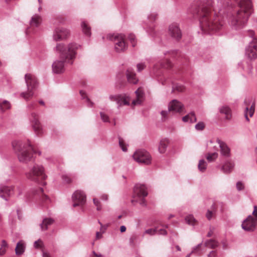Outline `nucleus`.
Wrapping results in <instances>:
<instances>
[{
    "label": "nucleus",
    "mask_w": 257,
    "mask_h": 257,
    "mask_svg": "<svg viewBox=\"0 0 257 257\" xmlns=\"http://www.w3.org/2000/svg\"><path fill=\"white\" fill-rule=\"evenodd\" d=\"M214 0H196L192 11L198 18L201 30L204 33H213L221 30L223 23L220 19L212 15Z\"/></svg>",
    "instance_id": "1"
},
{
    "label": "nucleus",
    "mask_w": 257,
    "mask_h": 257,
    "mask_svg": "<svg viewBox=\"0 0 257 257\" xmlns=\"http://www.w3.org/2000/svg\"><path fill=\"white\" fill-rule=\"evenodd\" d=\"M78 46L75 43H71L66 46L63 44H58L56 50L59 53L61 60H56L52 64L53 72L56 74L64 71L65 63L73 64V60L75 58L76 50Z\"/></svg>",
    "instance_id": "2"
},
{
    "label": "nucleus",
    "mask_w": 257,
    "mask_h": 257,
    "mask_svg": "<svg viewBox=\"0 0 257 257\" xmlns=\"http://www.w3.org/2000/svg\"><path fill=\"white\" fill-rule=\"evenodd\" d=\"M12 146L19 161L22 163H27L31 161L33 153H37L29 142L25 145L22 141H15L13 142Z\"/></svg>",
    "instance_id": "3"
},
{
    "label": "nucleus",
    "mask_w": 257,
    "mask_h": 257,
    "mask_svg": "<svg viewBox=\"0 0 257 257\" xmlns=\"http://www.w3.org/2000/svg\"><path fill=\"white\" fill-rule=\"evenodd\" d=\"M26 175L28 179L32 181L43 185L46 184L44 180L46 176L44 173V168L41 165H34L30 172L26 174Z\"/></svg>",
    "instance_id": "4"
},
{
    "label": "nucleus",
    "mask_w": 257,
    "mask_h": 257,
    "mask_svg": "<svg viewBox=\"0 0 257 257\" xmlns=\"http://www.w3.org/2000/svg\"><path fill=\"white\" fill-rule=\"evenodd\" d=\"M25 79L28 91L26 92L21 93V96L28 100L33 96V90L37 87L38 82L35 76L31 74H26L25 76Z\"/></svg>",
    "instance_id": "5"
},
{
    "label": "nucleus",
    "mask_w": 257,
    "mask_h": 257,
    "mask_svg": "<svg viewBox=\"0 0 257 257\" xmlns=\"http://www.w3.org/2000/svg\"><path fill=\"white\" fill-rule=\"evenodd\" d=\"M108 38L113 41L114 49L117 52H123L127 48V45L124 41V36L122 34L110 35Z\"/></svg>",
    "instance_id": "6"
},
{
    "label": "nucleus",
    "mask_w": 257,
    "mask_h": 257,
    "mask_svg": "<svg viewBox=\"0 0 257 257\" xmlns=\"http://www.w3.org/2000/svg\"><path fill=\"white\" fill-rule=\"evenodd\" d=\"M134 159L139 163L149 165L151 163L152 157L150 154L144 150H138L134 154Z\"/></svg>",
    "instance_id": "7"
},
{
    "label": "nucleus",
    "mask_w": 257,
    "mask_h": 257,
    "mask_svg": "<svg viewBox=\"0 0 257 257\" xmlns=\"http://www.w3.org/2000/svg\"><path fill=\"white\" fill-rule=\"evenodd\" d=\"M72 199L73 202L74 207L78 206H83L86 202V195L84 192L81 190L76 191L72 196Z\"/></svg>",
    "instance_id": "8"
},
{
    "label": "nucleus",
    "mask_w": 257,
    "mask_h": 257,
    "mask_svg": "<svg viewBox=\"0 0 257 257\" xmlns=\"http://www.w3.org/2000/svg\"><path fill=\"white\" fill-rule=\"evenodd\" d=\"M172 66V63L168 59V58H166L158 64L155 65L152 70V72L156 76H159L162 73V68H171Z\"/></svg>",
    "instance_id": "9"
},
{
    "label": "nucleus",
    "mask_w": 257,
    "mask_h": 257,
    "mask_svg": "<svg viewBox=\"0 0 257 257\" xmlns=\"http://www.w3.org/2000/svg\"><path fill=\"white\" fill-rule=\"evenodd\" d=\"M30 120L35 133L37 135L42 134L43 132V128L38 119V115L34 112L32 113L30 117Z\"/></svg>",
    "instance_id": "10"
},
{
    "label": "nucleus",
    "mask_w": 257,
    "mask_h": 257,
    "mask_svg": "<svg viewBox=\"0 0 257 257\" xmlns=\"http://www.w3.org/2000/svg\"><path fill=\"white\" fill-rule=\"evenodd\" d=\"M245 55L250 60L257 58V40L254 39L249 43L245 49Z\"/></svg>",
    "instance_id": "11"
},
{
    "label": "nucleus",
    "mask_w": 257,
    "mask_h": 257,
    "mask_svg": "<svg viewBox=\"0 0 257 257\" xmlns=\"http://www.w3.org/2000/svg\"><path fill=\"white\" fill-rule=\"evenodd\" d=\"M148 195V193L146 190V186L143 184H136L134 188V199L132 200V202L134 201H138L137 199H135L136 197L141 198V197H145Z\"/></svg>",
    "instance_id": "12"
},
{
    "label": "nucleus",
    "mask_w": 257,
    "mask_h": 257,
    "mask_svg": "<svg viewBox=\"0 0 257 257\" xmlns=\"http://www.w3.org/2000/svg\"><path fill=\"white\" fill-rule=\"evenodd\" d=\"M109 99L112 101H115L117 104V107L122 105H129L130 102L128 98L123 94L110 95L109 96Z\"/></svg>",
    "instance_id": "13"
},
{
    "label": "nucleus",
    "mask_w": 257,
    "mask_h": 257,
    "mask_svg": "<svg viewBox=\"0 0 257 257\" xmlns=\"http://www.w3.org/2000/svg\"><path fill=\"white\" fill-rule=\"evenodd\" d=\"M70 35L68 30L61 27L57 28L54 32L53 39L58 41L66 39Z\"/></svg>",
    "instance_id": "14"
},
{
    "label": "nucleus",
    "mask_w": 257,
    "mask_h": 257,
    "mask_svg": "<svg viewBox=\"0 0 257 257\" xmlns=\"http://www.w3.org/2000/svg\"><path fill=\"white\" fill-rule=\"evenodd\" d=\"M242 229L245 231H253L256 226V221L253 217L251 215L243 221L241 224Z\"/></svg>",
    "instance_id": "15"
},
{
    "label": "nucleus",
    "mask_w": 257,
    "mask_h": 257,
    "mask_svg": "<svg viewBox=\"0 0 257 257\" xmlns=\"http://www.w3.org/2000/svg\"><path fill=\"white\" fill-rule=\"evenodd\" d=\"M169 33L173 38L177 40H179L182 37L181 30L177 23H173L169 26Z\"/></svg>",
    "instance_id": "16"
},
{
    "label": "nucleus",
    "mask_w": 257,
    "mask_h": 257,
    "mask_svg": "<svg viewBox=\"0 0 257 257\" xmlns=\"http://www.w3.org/2000/svg\"><path fill=\"white\" fill-rule=\"evenodd\" d=\"M169 110L176 112H182L184 109V105L177 99H173L168 104Z\"/></svg>",
    "instance_id": "17"
},
{
    "label": "nucleus",
    "mask_w": 257,
    "mask_h": 257,
    "mask_svg": "<svg viewBox=\"0 0 257 257\" xmlns=\"http://www.w3.org/2000/svg\"><path fill=\"white\" fill-rule=\"evenodd\" d=\"M42 22V19L40 16L37 14L34 15L31 19L30 22V27L27 28L26 31V33L27 34L29 33H31L32 31L31 29L33 27H38L41 24Z\"/></svg>",
    "instance_id": "18"
},
{
    "label": "nucleus",
    "mask_w": 257,
    "mask_h": 257,
    "mask_svg": "<svg viewBox=\"0 0 257 257\" xmlns=\"http://www.w3.org/2000/svg\"><path fill=\"white\" fill-rule=\"evenodd\" d=\"M33 193L34 195L37 196L42 203H44L42 205L45 206L48 204L50 201L49 198L43 193V189L39 188L36 190H34Z\"/></svg>",
    "instance_id": "19"
},
{
    "label": "nucleus",
    "mask_w": 257,
    "mask_h": 257,
    "mask_svg": "<svg viewBox=\"0 0 257 257\" xmlns=\"http://www.w3.org/2000/svg\"><path fill=\"white\" fill-rule=\"evenodd\" d=\"M216 142L220 147L221 156L225 158L229 157L230 155V151L227 145L218 139L216 140Z\"/></svg>",
    "instance_id": "20"
},
{
    "label": "nucleus",
    "mask_w": 257,
    "mask_h": 257,
    "mask_svg": "<svg viewBox=\"0 0 257 257\" xmlns=\"http://www.w3.org/2000/svg\"><path fill=\"white\" fill-rule=\"evenodd\" d=\"M13 194V188L6 186L1 185L0 186V196L7 200L6 195L11 196Z\"/></svg>",
    "instance_id": "21"
},
{
    "label": "nucleus",
    "mask_w": 257,
    "mask_h": 257,
    "mask_svg": "<svg viewBox=\"0 0 257 257\" xmlns=\"http://www.w3.org/2000/svg\"><path fill=\"white\" fill-rule=\"evenodd\" d=\"M157 14L156 13H151L150 15L148 17V20L149 21V22L150 23V24L147 23L146 26H144V29H146L147 30V32L148 33H150L149 31H153V25L152 23L155 22V21L157 18Z\"/></svg>",
    "instance_id": "22"
},
{
    "label": "nucleus",
    "mask_w": 257,
    "mask_h": 257,
    "mask_svg": "<svg viewBox=\"0 0 257 257\" xmlns=\"http://www.w3.org/2000/svg\"><path fill=\"white\" fill-rule=\"evenodd\" d=\"M126 75L127 80L130 83L135 84L138 82V79H137L136 73L133 69L128 68L126 72Z\"/></svg>",
    "instance_id": "23"
},
{
    "label": "nucleus",
    "mask_w": 257,
    "mask_h": 257,
    "mask_svg": "<svg viewBox=\"0 0 257 257\" xmlns=\"http://www.w3.org/2000/svg\"><path fill=\"white\" fill-rule=\"evenodd\" d=\"M234 164L231 161H227L221 168V171L225 174L230 173L234 168Z\"/></svg>",
    "instance_id": "24"
},
{
    "label": "nucleus",
    "mask_w": 257,
    "mask_h": 257,
    "mask_svg": "<svg viewBox=\"0 0 257 257\" xmlns=\"http://www.w3.org/2000/svg\"><path fill=\"white\" fill-rule=\"evenodd\" d=\"M26 248V244L25 242L21 240L19 241L17 243L15 248L16 254L18 255H20L22 254L25 250Z\"/></svg>",
    "instance_id": "25"
},
{
    "label": "nucleus",
    "mask_w": 257,
    "mask_h": 257,
    "mask_svg": "<svg viewBox=\"0 0 257 257\" xmlns=\"http://www.w3.org/2000/svg\"><path fill=\"white\" fill-rule=\"evenodd\" d=\"M54 222V220L51 218H45L43 220L42 222L40 224V227L42 230H46L48 229L49 226L52 225Z\"/></svg>",
    "instance_id": "26"
},
{
    "label": "nucleus",
    "mask_w": 257,
    "mask_h": 257,
    "mask_svg": "<svg viewBox=\"0 0 257 257\" xmlns=\"http://www.w3.org/2000/svg\"><path fill=\"white\" fill-rule=\"evenodd\" d=\"M135 93L136 94L137 98L133 100L132 104L133 105H140L143 101V93L139 89H138L135 91Z\"/></svg>",
    "instance_id": "27"
},
{
    "label": "nucleus",
    "mask_w": 257,
    "mask_h": 257,
    "mask_svg": "<svg viewBox=\"0 0 257 257\" xmlns=\"http://www.w3.org/2000/svg\"><path fill=\"white\" fill-rule=\"evenodd\" d=\"M244 102L247 105V106L245 107L244 111V116L246 120L248 121L249 118L248 117V115H249L250 117H251L253 115L254 112V104H252L249 109L248 106V104L247 102V100L246 99L244 100Z\"/></svg>",
    "instance_id": "28"
},
{
    "label": "nucleus",
    "mask_w": 257,
    "mask_h": 257,
    "mask_svg": "<svg viewBox=\"0 0 257 257\" xmlns=\"http://www.w3.org/2000/svg\"><path fill=\"white\" fill-rule=\"evenodd\" d=\"M183 121L185 122H189L191 123L196 122L197 118L194 112H191L182 117Z\"/></svg>",
    "instance_id": "29"
},
{
    "label": "nucleus",
    "mask_w": 257,
    "mask_h": 257,
    "mask_svg": "<svg viewBox=\"0 0 257 257\" xmlns=\"http://www.w3.org/2000/svg\"><path fill=\"white\" fill-rule=\"evenodd\" d=\"M220 113L225 115V118L229 119L231 117V110L230 108L226 105L222 106L219 108Z\"/></svg>",
    "instance_id": "30"
},
{
    "label": "nucleus",
    "mask_w": 257,
    "mask_h": 257,
    "mask_svg": "<svg viewBox=\"0 0 257 257\" xmlns=\"http://www.w3.org/2000/svg\"><path fill=\"white\" fill-rule=\"evenodd\" d=\"M217 210V207L215 204L214 203L212 204L210 209H208L206 213V217L209 220H211L214 215L215 214Z\"/></svg>",
    "instance_id": "31"
},
{
    "label": "nucleus",
    "mask_w": 257,
    "mask_h": 257,
    "mask_svg": "<svg viewBox=\"0 0 257 257\" xmlns=\"http://www.w3.org/2000/svg\"><path fill=\"white\" fill-rule=\"evenodd\" d=\"M168 143L169 142L167 139L161 140L158 147V150L160 153L163 154L166 152Z\"/></svg>",
    "instance_id": "32"
},
{
    "label": "nucleus",
    "mask_w": 257,
    "mask_h": 257,
    "mask_svg": "<svg viewBox=\"0 0 257 257\" xmlns=\"http://www.w3.org/2000/svg\"><path fill=\"white\" fill-rule=\"evenodd\" d=\"M81 27L83 32L85 35L88 36H90L91 35L90 27L87 25L85 22H82Z\"/></svg>",
    "instance_id": "33"
},
{
    "label": "nucleus",
    "mask_w": 257,
    "mask_h": 257,
    "mask_svg": "<svg viewBox=\"0 0 257 257\" xmlns=\"http://www.w3.org/2000/svg\"><path fill=\"white\" fill-rule=\"evenodd\" d=\"M205 245L210 248H214L218 245V242L213 239L207 240L205 243Z\"/></svg>",
    "instance_id": "34"
},
{
    "label": "nucleus",
    "mask_w": 257,
    "mask_h": 257,
    "mask_svg": "<svg viewBox=\"0 0 257 257\" xmlns=\"http://www.w3.org/2000/svg\"><path fill=\"white\" fill-rule=\"evenodd\" d=\"M170 111H172L171 110H169V107H168V110H162L160 112L161 115V121L162 122L166 121L169 118V114Z\"/></svg>",
    "instance_id": "35"
},
{
    "label": "nucleus",
    "mask_w": 257,
    "mask_h": 257,
    "mask_svg": "<svg viewBox=\"0 0 257 257\" xmlns=\"http://www.w3.org/2000/svg\"><path fill=\"white\" fill-rule=\"evenodd\" d=\"M218 157V153L214 152L212 153H208L206 155V159L208 162H214Z\"/></svg>",
    "instance_id": "36"
},
{
    "label": "nucleus",
    "mask_w": 257,
    "mask_h": 257,
    "mask_svg": "<svg viewBox=\"0 0 257 257\" xmlns=\"http://www.w3.org/2000/svg\"><path fill=\"white\" fill-rule=\"evenodd\" d=\"M207 163L204 160H200L198 165V168L200 171L204 172L207 168Z\"/></svg>",
    "instance_id": "37"
},
{
    "label": "nucleus",
    "mask_w": 257,
    "mask_h": 257,
    "mask_svg": "<svg viewBox=\"0 0 257 257\" xmlns=\"http://www.w3.org/2000/svg\"><path fill=\"white\" fill-rule=\"evenodd\" d=\"M7 246L8 244L7 242L5 240H3L0 244V255H3L5 254Z\"/></svg>",
    "instance_id": "38"
},
{
    "label": "nucleus",
    "mask_w": 257,
    "mask_h": 257,
    "mask_svg": "<svg viewBox=\"0 0 257 257\" xmlns=\"http://www.w3.org/2000/svg\"><path fill=\"white\" fill-rule=\"evenodd\" d=\"M10 106L9 102L7 100H4L2 103L0 102V109L3 111L10 108Z\"/></svg>",
    "instance_id": "39"
},
{
    "label": "nucleus",
    "mask_w": 257,
    "mask_h": 257,
    "mask_svg": "<svg viewBox=\"0 0 257 257\" xmlns=\"http://www.w3.org/2000/svg\"><path fill=\"white\" fill-rule=\"evenodd\" d=\"M185 220L187 223L190 225H194V222H195V219L194 216L192 215H189L186 216L185 218Z\"/></svg>",
    "instance_id": "40"
},
{
    "label": "nucleus",
    "mask_w": 257,
    "mask_h": 257,
    "mask_svg": "<svg viewBox=\"0 0 257 257\" xmlns=\"http://www.w3.org/2000/svg\"><path fill=\"white\" fill-rule=\"evenodd\" d=\"M185 90V87L183 85L179 84H176L173 86L172 91L177 90L178 92H182Z\"/></svg>",
    "instance_id": "41"
},
{
    "label": "nucleus",
    "mask_w": 257,
    "mask_h": 257,
    "mask_svg": "<svg viewBox=\"0 0 257 257\" xmlns=\"http://www.w3.org/2000/svg\"><path fill=\"white\" fill-rule=\"evenodd\" d=\"M157 231V228H149L145 230L144 232L143 236H144L145 234H149L150 235H155Z\"/></svg>",
    "instance_id": "42"
},
{
    "label": "nucleus",
    "mask_w": 257,
    "mask_h": 257,
    "mask_svg": "<svg viewBox=\"0 0 257 257\" xmlns=\"http://www.w3.org/2000/svg\"><path fill=\"white\" fill-rule=\"evenodd\" d=\"M128 39L132 43L133 47H135L136 45V37L134 34H130L128 36Z\"/></svg>",
    "instance_id": "43"
},
{
    "label": "nucleus",
    "mask_w": 257,
    "mask_h": 257,
    "mask_svg": "<svg viewBox=\"0 0 257 257\" xmlns=\"http://www.w3.org/2000/svg\"><path fill=\"white\" fill-rule=\"evenodd\" d=\"M118 139H119V145L120 147L121 148V150L123 152H126L127 151V147H126V146H125L122 139H121L120 137H119Z\"/></svg>",
    "instance_id": "44"
},
{
    "label": "nucleus",
    "mask_w": 257,
    "mask_h": 257,
    "mask_svg": "<svg viewBox=\"0 0 257 257\" xmlns=\"http://www.w3.org/2000/svg\"><path fill=\"white\" fill-rule=\"evenodd\" d=\"M205 127L204 122L200 121L198 122L195 126V128L197 131H202Z\"/></svg>",
    "instance_id": "45"
},
{
    "label": "nucleus",
    "mask_w": 257,
    "mask_h": 257,
    "mask_svg": "<svg viewBox=\"0 0 257 257\" xmlns=\"http://www.w3.org/2000/svg\"><path fill=\"white\" fill-rule=\"evenodd\" d=\"M236 186L237 190L239 191L243 190L244 189V184L240 181H238L236 183Z\"/></svg>",
    "instance_id": "46"
},
{
    "label": "nucleus",
    "mask_w": 257,
    "mask_h": 257,
    "mask_svg": "<svg viewBox=\"0 0 257 257\" xmlns=\"http://www.w3.org/2000/svg\"><path fill=\"white\" fill-rule=\"evenodd\" d=\"M100 115L101 119L104 122H108L109 121V117L107 115L105 114L104 113L102 112H100Z\"/></svg>",
    "instance_id": "47"
},
{
    "label": "nucleus",
    "mask_w": 257,
    "mask_h": 257,
    "mask_svg": "<svg viewBox=\"0 0 257 257\" xmlns=\"http://www.w3.org/2000/svg\"><path fill=\"white\" fill-rule=\"evenodd\" d=\"M93 203L95 204V205L97 207V210L98 211L100 210L101 209V206L100 204V201L96 198H94L93 199Z\"/></svg>",
    "instance_id": "48"
},
{
    "label": "nucleus",
    "mask_w": 257,
    "mask_h": 257,
    "mask_svg": "<svg viewBox=\"0 0 257 257\" xmlns=\"http://www.w3.org/2000/svg\"><path fill=\"white\" fill-rule=\"evenodd\" d=\"M62 178L63 180V181L66 183H69L71 182V178L66 175H63L62 176Z\"/></svg>",
    "instance_id": "49"
},
{
    "label": "nucleus",
    "mask_w": 257,
    "mask_h": 257,
    "mask_svg": "<svg viewBox=\"0 0 257 257\" xmlns=\"http://www.w3.org/2000/svg\"><path fill=\"white\" fill-rule=\"evenodd\" d=\"M42 244V241L40 239H38L35 241L34 245L35 248H39L41 247V244Z\"/></svg>",
    "instance_id": "50"
},
{
    "label": "nucleus",
    "mask_w": 257,
    "mask_h": 257,
    "mask_svg": "<svg viewBox=\"0 0 257 257\" xmlns=\"http://www.w3.org/2000/svg\"><path fill=\"white\" fill-rule=\"evenodd\" d=\"M137 66L138 71H139V72H140L141 71L143 70L145 67V64L143 63H140L138 64Z\"/></svg>",
    "instance_id": "51"
},
{
    "label": "nucleus",
    "mask_w": 257,
    "mask_h": 257,
    "mask_svg": "<svg viewBox=\"0 0 257 257\" xmlns=\"http://www.w3.org/2000/svg\"><path fill=\"white\" fill-rule=\"evenodd\" d=\"M252 215L254 216V218L256 221V225L257 224V207L256 206H254V209L252 212Z\"/></svg>",
    "instance_id": "52"
},
{
    "label": "nucleus",
    "mask_w": 257,
    "mask_h": 257,
    "mask_svg": "<svg viewBox=\"0 0 257 257\" xmlns=\"http://www.w3.org/2000/svg\"><path fill=\"white\" fill-rule=\"evenodd\" d=\"M159 234L161 235H166L167 234V231L165 229H160L158 230L157 231Z\"/></svg>",
    "instance_id": "53"
},
{
    "label": "nucleus",
    "mask_w": 257,
    "mask_h": 257,
    "mask_svg": "<svg viewBox=\"0 0 257 257\" xmlns=\"http://www.w3.org/2000/svg\"><path fill=\"white\" fill-rule=\"evenodd\" d=\"M80 95H81V96L82 98L84 99L85 98H86V100L88 101H90L89 99L86 96V94H85L84 91H83V90H80Z\"/></svg>",
    "instance_id": "54"
},
{
    "label": "nucleus",
    "mask_w": 257,
    "mask_h": 257,
    "mask_svg": "<svg viewBox=\"0 0 257 257\" xmlns=\"http://www.w3.org/2000/svg\"><path fill=\"white\" fill-rule=\"evenodd\" d=\"M36 105V103L35 102H32L30 104L28 105V107L29 109H33L35 108V106Z\"/></svg>",
    "instance_id": "55"
},
{
    "label": "nucleus",
    "mask_w": 257,
    "mask_h": 257,
    "mask_svg": "<svg viewBox=\"0 0 257 257\" xmlns=\"http://www.w3.org/2000/svg\"><path fill=\"white\" fill-rule=\"evenodd\" d=\"M216 252L215 251H211L208 254V257H215Z\"/></svg>",
    "instance_id": "56"
},
{
    "label": "nucleus",
    "mask_w": 257,
    "mask_h": 257,
    "mask_svg": "<svg viewBox=\"0 0 257 257\" xmlns=\"http://www.w3.org/2000/svg\"><path fill=\"white\" fill-rule=\"evenodd\" d=\"M135 240V237H130L129 240H130V243L131 245H134V241Z\"/></svg>",
    "instance_id": "57"
},
{
    "label": "nucleus",
    "mask_w": 257,
    "mask_h": 257,
    "mask_svg": "<svg viewBox=\"0 0 257 257\" xmlns=\"http://www.w3.org/2000/svg\"><path fill=\"white\" fill-rule=\"evenodd\" d=\"M140 204L142 205V206H146V202H145V200L143 198L142 199H141L140 200Z\"/></svg>",
    "instance_id": "58"
},
{
    "label": "nucleus",
    "mask_w": 257,
    "mask_h": 257,
    "mask_svg": "<svg viewBox=\"0 0 257 257\" xmlns=\"http://www.w3.org/2000/svg\"><path fill=\"white\" fill-rule=\"evenodd\" d=\"M120 231L121 232H124L126 231V227L124 225H122L120 227Z\"/></svg>",
    "instance_id": "59"
},
{
    "label": "nucleus",
    "mask_w": 257,
    "mask_h": 257,
    "mask_svg": "<svg viewBox=\"0 0 257 257\" xmlns=\"http://www.w3.org/2000/svg\"><path fill=\"white\" fill-rule=\"evenodd\" d=\"M101 199L103 200H107V195L106 194H103L101 197Z\"/></svg>",
    "instance_id": "60"
},
{
    "label": "nucleus",
    "mask_w": 257,
    "mask_h": 257,
    "mask_svg": "<svg viewBox=\"0 0 257 257\" xmlns=\"http://www.w3.org/2000/svg\"><path fill=\"white\" fill-rule=\"evenodd\" d=\"M212 234H213V231H212L211 230H210L208 232V233H207V237H210V236H212Z\"/></svg>",
    "instance_id": "61"
},
{
    "label": "nucleus",
    "mask_w": 257,
    "mask_h": 257,
    "mask_svg": "<svg viewBox=\"0 0 257 257\" xmlns=\"http://www.w3.org/2000/svg\"><path fill=\"white\" fill-rule=\"evenodd\" d=\"M198 248V247H197V246H194L193 248V250H192V251L190 253H192L194 252Z\"/></svg>",
    "instance_id": "62"
},
{
    "label": "nucleus",
    "mask_w": 257,
    "mask_h": 257,
    "mask_svg": "<svg viewBox=\"0 0 257 257\" xmlns=\"http://www.w3.org/2000/svg\"><path fill=\"white\" fill-rule=\"evenodd\" d=\"M43 257H50L49 254L46 252L43 253Z\"/></svg>",
    "instance_id": "63"
},
{
    "label": "nucleus",
    "mask_w": 257,
    "mask_h": 257,
    "mask_svg": "<svg viewBox=\"0 0 257 257\" xmlns=\"http://www.w3.org/2000/svg\"><path fill=\"white\" fill-rule=\"evenodd\" d=\"M95 256H96V257H102V256H103V255H102V254H101V253H96V254H95Z\"/></svg>",
    "instance_id": "64"
}]
</instances>
